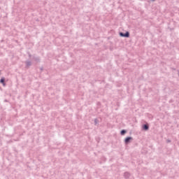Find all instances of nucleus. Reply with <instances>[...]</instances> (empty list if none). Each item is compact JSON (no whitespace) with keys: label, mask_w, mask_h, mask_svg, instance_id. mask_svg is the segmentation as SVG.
Masks as SVG:
<instances>
[{"label":"nucleus","mask_w":179,"mask_h":179,"mask_svg":"<svg viewBox=\"0 0 179 179\" xmlns=\"http://www.w3.org/2000/svg\"><path fill=\"white\" fill-rule=\"evenodd\" d=\"M120 35L122 37H127V38L129 36V34L128 32H127L125 34L120 33Z\"/></svg>","instance_id":"1"},{"label":"nucleus","mask_w":179,"mask_h":179,"mask_svg":"<svg viewBox=\"0 0 179 179\" xmlns=\"http://www.w3.org/2000/svg\"><path fill=\"white\" fill-rule=\"evenodd\" d=\"M132 138L131 137H127L126 139H125V143H127L129 142L130 140H131Z\"/></svg>","instance_id":"2"},{"label":"nucleus","mask_w":179,"mask_h":179,"mask_svg":"<svg viewBox=\"0 0 179 179\" xmlns=\"http://www.w3.org/2000/svg\"><path fill=\"white\" fill-rule=\"evenodd\" d=\"M0 83L3 84L5 83V78H1Z\"/></svg>","instance_id":"3"},{"label":"nucleus","mask_w":179,"mask_h":179,"mask_svg":"<svg viewBox=\"0 0 179 179\" xmlns=\"http://www.w3.org/2000/svg\"><path fill=\"white\" fill-rule=\"evenodd\" d=\"M143 128H144V129L148 130V126L146 125V124H145V125L143 126Z\"/></svg>","instance_id":"4"},{"label":"nucleus","mask_w":179,"mask_h":179,"mask_svg":"<svg viewBox=\"0 0 179 179\" xmlns=\"http://www.w3.org/2000/svg\"><path fill=\"white\" fill-rule=\"evenodd\" d=\"M125 133H126V131H125L124 130H122V131H121V134H122V135H124Z\"/></svg>","instance_id":"5"}]
</instances>
